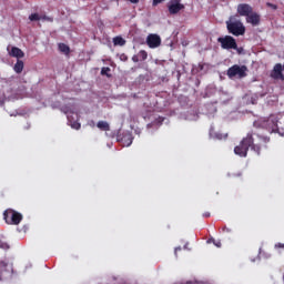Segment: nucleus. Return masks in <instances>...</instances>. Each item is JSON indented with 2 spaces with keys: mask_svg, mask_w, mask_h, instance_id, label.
Returning <instances> with one entry per match:
<instances>
[{
  "mask_svg": "<svg viewBox=\"0 0 284 284\" xmlns=\"http://www.w3.org/2000/svg\"><path fill=\"white\" fill-rule=\"evenodd\" d=\"M113 45H125V39H123V37L121 36H116L115 38H113Z\"/></svg>",
  "mask_w": 284,
  "mask_h": 284,
  "instance_id": "17",
  "label": "nucleus"
},
{
  "mask_svg": "<svg viewBox=\"0 0 284 284\" xmlns=\"http://www.w3.org/2000/svg\"><path fill=\"white\" fill-rule=\"evenodd\" d=\"M266 6H267L268 8H274V10H276V6H274V4L270 3V2H267Z\"/></svg>",
  "mask_w": 284,
  "mask_h": 284,
  "instance_id": "32",
  "label": "nucleus"
},
{
  "mask_svg": "<svg viewBox=\"0 0 284 284\" xmlns=\"http://www.w3.org/2000/svg\"><path fill=\"white\" fill-rule=\"evenodd\" d=\"M271 79H274L275 81H284V75H283V64L276 63L271 71Z\"/></svg>",
  "mask_w": 284,
  "mask_h": 284,
  "instance_id": "8",
  "label": "nucleus"
},
{
  "mask_svg": "<svg viewBox=\"0 0 284 284\" xmlns=\"http://www.w3.org/2000/svg\"><path fill=\"white\" fill-rule=\"evenodd\" d=\"M146 45L154 50L155 48H159L161 45V36L156 33H150L146 37Z\"/></svg>",
  "mask_w": 284,
  "mask_h": 284,
  "instance_id": "7",
  "label": "nucleus"
},
{
  "mask_svg": "<svg viewBox=\"0 0 284 284\" xmlns=\"http://www.w3.org/2000/svg\"><path fill=\"white\" fill-rule=\"evenodd\" d=\"M58 48L62 52V54H65V57H70V47L68 44L59 43Z\"/></svg>",
  "mask_w": 284,
  "mask_h": 284,
  "instance_id": "16",
  "label": "nucleus"
},
{
  "mask_svg": "<svg viewBox=\"0 0 284 284\" xmlns=\"http://www.w3.org/2000/svg\"><path fill=\"white\" fill-rule=\"evenodd\" d=\"M217 43H220L222 50H236L239 54H241V49H239V44L236 43V39L232 36H225L217 38Z\"/></svg>",
  "mask_w": 284,
  "mask_h": 284,
  "instance_id": "3",
  "label": "nucleus"
},
{
  "mask_svg": "<svg viewBox=\"0 0 284 284\" xmlns=\"http://www.w3.org/2000/svg\"><path fill=\"white\" fill-rule=\"evenodd\" d=\"M132 61H133V63H139V61H141V59L139 58V54H134L132 57Z\"/></svg>",
  "mask_w": 284,
  "mask_h": 284,
  "instance_id": "25",
  "label": "nucleus"
},
{
  "mask_svg": "<svg viewBox=\"0 0 284 284\" xmlns=\"http://www.w3.org/2000/svg\"><path fill=\"white\" fill-rule=\"evenodd\" d=\"M165 0H153V6H159V3H163Z\"/></svg>",
  "mask_w": 284,
  "mask_h": 284,
  "instance_id": "28",
  "label": "nucleus"
},
{
  "mask_svg": "<svg viewBox=\"0 0 284 284\" xmlns=\"http://www.w3.org/2000/svg\"><path fill=\"white\" fill-rule=\"evenodd\" d=\"M222 231L230 233V232H232V229H229L227 226H224V227L222 229Z\"/></svg>",
  "mask_w": 284,
  "mask_h": 284,
  "instance_id": "29",
  "label": "nucleus"
},
{
  "mask_svg": "<svg viewBox=\"0 0 284 284\" xmlns=\"http://www.w3.org/2000/svg\"><path fill=\"white\" fill-rule=\"evenodd\" d=\"M226 29L229 34H233V37H243L245 34V26L241 20H236L235 17H231L229 21H226Z\"/></svg>",
  "mask_w": 284,
  "mask_h": 284,
  "instance_id": "2",
  "label": "nucleus"
},
{
  "mask_svg": "<svg viewBox=\"0 0 284 284\" xmlns=\"http://www.w3.org/2000/svg\"><path fill=\"white\" fill-rule=\"evenodd\" d=\"M0 247L2 250H10V245H8V243H3V242H0Z\"/></svg>",
  "mask_w": 284,
  "mask_h": 284,
  "instance_id": "24",
  "label": "nucleus"
},
{
  "mask_svg": "<svg viewBox=\"0 0 284 284\" xmlns=\"http://www.w3.org/2000/svg\"><path fill=\"white\" fill-rule=\"evenodd\" d=\"M29 21H41L39 13H32L29 16Z\"/></svg>",
  "mask_w": 284,
  "mask_h": 284,
  "instance_id": "20",
  "label": "nucleus"
},
{
  "mask_svg": "<svg viewBox=\"0 0 284 284\" xmlns=\"http://www.w3.org/2000/svg\"><path fill=\"white\" fill-rule=\"evenodd\" d=\"M266 6H267L268 8H274V10H276V6H274V4L270 3V2H267Z\"/></svg>",
  "mask_w": 284,
  "mask_h": 284,
  "instance_id": "33",
  "label": "nucleus"
},
{
  "mask_svg": "<svg viewBox=\"0 0 284 284\" xmlns=\"http://www.w3.org/2000/svg\"><path fill=\"white\" fill-rule=\"evenodd\" d=\"M207 243H212L215 245V247H221V241L220 240H215L213 237L209 239Z\"/></svg>",
  "mask_w": 284,
  "mask_h": 284,
  "instance_id": "21",
  "label": "nucleus"
},
{
  "mask_svg": "<svg viewBox=\"0 0 284 284\" xmlns=\"http://www.w3.org/2000/svg\"><path fill=\"white\" fill-rule=\"evenodd\" d=\"M168 10L170 14H179L181 10H185V4L181 3V0H171L168 3Z\"/></svg>",
  "mask_w": 284,
  "mask_h": 284,
  "instance_id": "6",
  "label": "nucleus"
},
{
  "mask_svg": "<svg viewBox=\"0 0 284 284\" xmlns=\"http://www.w3.org/2000/svg\"><path fill=\"white\" fill-rule=\"evenodd\" d=\"M23 68H24L23 61L22 60H17V62L13 67L14 72L17 74H21L23 72Z\"/></svg>",
  "mask_w": 284,
  "mask_h": 284,
  "instance_id": "15",
  "label": "nucleus"
},
{
  "mask_svg": "<svg viewBox=\"0 0 284 284\" xmlns=\"http://www.w3.org/2000/svg\"><path fill=\"white\" fill-rule=\"evenodd\" d=\"M12 272V264H9L6 261H0V281H3V276L6 274H11Z\"/></svg>",
  "mask_w": 284,
  "mask_h": 284,
  "instance_id": "11",
  "label": "nucleus"
},
{
  "mask_svg": "<svg viewBox=\"0 0 284 284\" xmlns=\"http://www.w3.org/2000/svg\"><path fill=\"white\" fill-rule=\"evenodd\" d=\"M252 12H254V9L248 3H240L237 6V14H240V17H250Z\"/></svg>",
  "mask_w": 284,
  "mask_h": 284,
  "instance_id": "9",
  "label": "nucleus"
},
{
  "mask_svg": "<svg viewBox=\"0 0 284 284\" xmlns=\"http://www.w3.org/2000/svg\"><path fill=\"white\" fill-rule=\"evenodd\" d=\"M210 216H211L210 212L203 213V217H204V219H210Z\"/></svg>",
  "mask_w": 284,
  "mask_h": 284,
  "instance_id": "30",
  "label": "nucleus"
},
{
  "mask_svg": "<svg viewBox=\"0 0 284 284\" xmlns=\"http://www.w3.org/2000/svg\"><path fill=\"white\" fill-rule=\"evenodd\" d=\"M138 57L140 58V61H145L148 59V51L140 50Z\"/></svg>",
  "mask_w": 284,
  "mask_h": 284,
  "instance_id": "19",
  "label": "nucleus"
},
{
  "mask_svg": "<svg viewBox=\"0 0 284 284\" xmlns=\"http://www.w3.org/2000/svg\"><path fill=\"white\" fill-rule=\"evenodd\" d=\"M251 150H253L254 153L258 155H261V145L260 144H255L254 143V138L252 136V134H247L246 138H243L242 141L240 142V145L234 148V152L235 154H237V156H247V152Z\"/></svg>",
  "mask_w": 284,
  "mask_h": 284,
  "instance_id": "1",
  "label": "nucleus"
},
{
  "mask_svg": "<svg viewBox=\"0 0 284 284\" xmlns=\"http://www.w3.org/2000/svg\"><path fill=\"white\" fill-rule=\"evenodd\" d=\"M119 143H122L124 148H130V144L132 141H134V138L132 136V133L125 132L122 135H118Z\"/></svg>",
  "mask_w": 284,
  "mask_h": 284,
  "instance_id": "10",
  "label": "nucleus"
},
{
  "mask_svg": "<svg viewBox=\"0 0 284 284\" xmlns=\"http://www.w3.org/2000/svg\"><path fill=\"white\" fill-rule=\"evenodd\" d=\"M9 54L16 59H23L26 57V53L18 47H12Z\"/></svg>",
  "mask_w": 284,
  "mask_h": 284,
  "instance_id": "13",
  "label": "nucleus"
},
{
  "mask_svg": "<svg viewBox=\"0 0 284 284\" xmlns=\"http://www.w3.org/2000/svg\"><path fill=\"white\" fill-rule=\"evenodd\" d=\"M246 22L251 23L253 26H258V23H261V16L256 12H251L247 17H246Z\"/></svg>",
  "mask_w": 284,
  "mask_h": 284,
  "instance_id": "12",
  "label": "nucleus"
},
{
  "mask_svg": "<svg viewBox=\"0 0 284 284\" xmlns=\"http://www.w3.org/2000/svg\"><path fill=\"white\" fill-rule=\"evenodd\" d=\"M40 19H42V21H50V22L53 21V19L48 16L40 17Z\"/></svg>",
  "mask_w": 284,
  "mask_h": 284,
  "instance_id": "27",
  "label": "nucleus"
},
{
  "mask_svg": "<svg viewBox=\"0 0 284 284\" xmlns=\"http://www.w3.org/2000/svg\"><path fill=\"white\" fill-rule=\"evenodd\" d=\"M130 3H139V0H128Z\"/></svg>",
  "mask_w": 284,
  "mask_h": 284,
  "instance_id": "34",
  "label": "nucleus"
},
{
  "mask_svg": "<svg viewBox=\"0 0 284 284\" xmlns=\"http://www.w3.org/2000/svg\"><path fill=\"white\" fill-rule=\"evenodd\" d=\"M229 79H245L247 77V67L234 64L226 71Z\"/></svg>",
  "mask_w": 284,
  "mask_h": 284,
  "instance_id": "4",
  "label": "nucleus"
},
{
  "mask_svg": "<svg viewBox=\"0 0 284 284\" xmlns=\"http://www.w3.org/2000/svg\"><path fill=\"white\" fill-rule=\"evenodd\" d=\"M97 128L102 132H110V123L105 121H99Z\"/></svg>",
  "mask_w": 284,
  "mask_h": 284,
  "instance_id": "14",
  "label": "nucleus"
},
{
  "mask_svg": "<svg viewBox=\"0 0 284 284\" xmlns=\"http://www.w3.org/2000/svg\"><path fill=\"white\" fill-rule=\"evenodd\" d=\"M220 141L221 140H223V139H227V134H222V133H217L216 135H215Z\"/></svg>",
  "mask_w": 284,
  "mask_h": 284,
  "instance_id": "26",
  "label": "nucleus"
},
{
  "mask_svg": "<svg viewBox=\"0 0 284 284\" xmlns=\"http://www.w3.org/2000/svg\"><path fill=\"white\" fill-rule=\"evenodd\" d=\"M71 128L73 130H81V123L79 121L71 122Z\"/></svg>",
  "mask_w": 284,
  "mask_h": 284,
  "instance_id": "23",
  "label": "nucleus"
},
{
  "mask_svg": "<svg viewBox=\"0 0 284 284\" xmlns=\"http://www.w3.org/2000/svg\"><path fill=\"white\" fill-rule=\"evenodd\" d=\"M181 246H178V247H175V251H174V253H175V256H176V254H179V252H181Z\"/></svg>",
  "mask_w": 284,
  "mask_h": 284,
  "instance_id": "31",
  "label": "nucleus"
},
{
  "mask_svg": "<svg viewBox=\"0 0 284 284\" xmlns=\"http://www.w3.org/2000/svg\"><path fill=\"white\" fill-rule=\"evenodd\" d=\"M267 122L273 123L274 128H276V125L278 123V119H276L275 116H270Z\"/></svg>",
  "mask_w": 284,
  "mask_h": 284,
  "instance_id": "22",
  "label": "nucleus"
},
{
  "mask_svg": "<svg viewBox=\"0 0 284 284\" xmlns=\"http://www.w3.org/2000/svg\"><path fill=\"white\" fill-rule=\"evenodd\" d=\"M3 220L8 225H19L23 221V215L12 209L3 212Z\"/></svg>",
  "mask_w": 284,
  "mask_h": 284,
  "instance_id": "5",
  "label": "nucleus"
},
{
  "mask_svg": "<svg viewBox=\"0 0 284 284\" xmlns=\"http://www.w3.org/2000/svg\"><path fill=\"white\" fill-rule=\"evenodd\" d=\"M110 71H111V69L109 67H103L101 69L102 77H108V79H110V77H112V74H110Z\"/></svg>",
  "mask_w": 284,
  "mask_h": 284,
  "instance_id": "18",
  "label": "nucleus"
}]
</instances>
